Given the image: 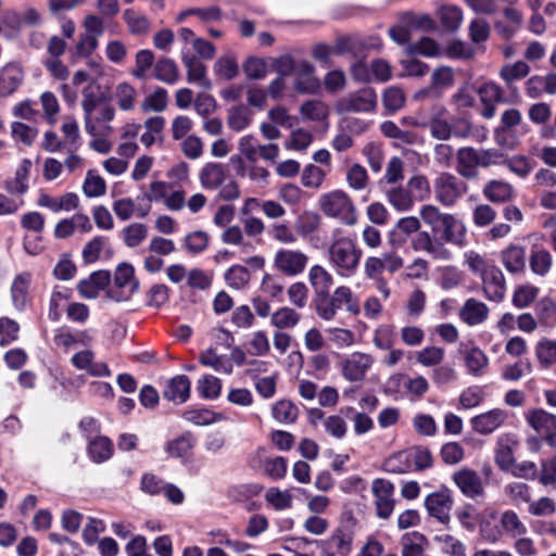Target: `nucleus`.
I'll list each match as a JSON object with an SVG mask.
<instances>
[{
  "label": "nucleus",
  "instance_id": "obj_1",
  "mask_svg": "<svg viewBox=\"0 0 556 556\" xmlns=\"http://www.w3.org/2000/svg\"><path fill=\"white\" fill-rule=\"evenodd\" d=\"M329 264L338 276L350 278L354 276L361 265L363 251L355 239L343 233L339 228L332 231L331 240L327 248Z\"/></svg>",
  "mask_w": 556,
  "mask_h": 556
},
{
  "label": "nucleus",
  "instance_id": "obj_2",
  "mask_svg": "<svg viewBox=\"0 0 556 556\" xmlns=\"http://www.w3.org/2000/svg\"><path fill=\"white\" fill-rule=\"evenodd\" d=\"M419 217L433 233H440L445 242L458 247L465 244L467 228L454 214L444 213L433 204H425L419 210Z\"/></svg>",
  "mask_w": 556,
  "mask_h": 556
},
{
  "label": "nucleus",
  "instance_id": "obj_3",
  "mask_svg": "<svg viewBox=\"0 0 556 556\" xmlns=\"http://www.w3.org/2000/svg\"><path fill=\"white\" fill-rule=\"evenodd\" d=\"M227 167L222 163H206L199 173L201 186L206 190L219 189L218 195L225 201H233L240 197L237 181L230 179Z\"/></svg>",
  "mask_w": 556,
  "mask_h": 556
},
{
  "label": "nucleus",
  "instance_id": "obj_4",
  "mask_svg": "<svg viewBox=\"0 0 556 556\" xmlns=\"http://www.w3.org/2000/svg\"><path fill=\"white\" fill-rule=\"evenodd\" d=\"M319 210L330 218L343 225L354 226L357 223V211L351 197L342 190L323 193L318 199Z\"/></svg>",
  "mask_w": 556,
  "mask_h": 556
},
{
  "label": "nucleus",
  "instance_id": "obj_5",
  "mask_svg": "<svg viewBox=\"0 0 556 556\" xmlns=\"http://www.w3.org/2000/svg\"><path fill=\"white\" fill-rule=\"evenodd\" d=\"M84 33L78 36L77 43L71 52L72 63L78 60L89 58L99 46V38L104 33V21L96 14H88L83 22Z\"/></svg>",
  "mask_w": 556,
  "mask_h": 556
},
{
  "label": "nucleus",
  "instance_id": "obj_6",
  "mask_svg": "<svg viewBox=\"0 0 556 556\" xmlns=\"http://www.w3.org/2000/svg\"><path fill=\"white\" fill-rule=\"evenodd\" d=\"M293 75V88L304 94H313L320 89V80L315 75V67L306 62L294 65L289 55L280 56V76Z\"/></svg>",
  "mask_w": 556,
  "mask_h": 556
},
{
  "label": "nucleus",
  "instance_id": "obj_7",
  "mask_svg": "<svg viewBox=\"0 0 556 556\" xmlns=\"http://www.w3.org/2000/svg\"><path fill=\"white\" fill-rule=\"evenodd\" d=\"M434 199L444 207L455 206L468 192V185L450 172L439 173L432 184Z\"/></svg>",
  "mask_w": 556,
  "mask_h": 556
},
{
  "label": "nucleus",
  "instance_id": "obj_8",
  "mask_svg": "<svg viewBox=\"0 0 556 556\" xmlns=\"http://www.w3.org/2000/svg\"><path fill=\"white\" fill-rule=\"evenodd\" d=\"M377 102L376 91L370 87H365L340 98L336 103V111L339 114L370 113L376 110Z\"/></svg>",
  "mask_w": 556,
  "mask_h": 556
},
{
  "label": "nucleus",
  "instance_id": "obj_9",
  "mask_svg": "<svg viewBox=\"0 0 556 556\" xmlns=\"http://www.w3.org/2000/svg\"><path fill=\"white\" fill-rule=\"evenodd\" d=\"M114 117L115 108L104 101L84 113L85 130L88 135H112L114 128L110 123Z\"/></svg>",
  "mask_w": 556,
  "mask_h": 556
},
{
  "label": "nucleus",
  "instance_id": "obj_10",
  "mask_svg": "<svg viewBox=\"0 0 556 556\" xmlns=\"http://www.w3.org/2000/svg\"><path fill=\"white\" fill-rule=\"evenodd\" d=\"M136 289L134 267L129 264H121L115 270L114 285L106 291V294L113 301L123 302L128 301Z\"/></svg>",
  "mask_w": 556,
  "mask_h": 556
},
{
  "label": "nucleus",
  "instance_id": "obj_11",
  "mask_svg": "<svg viewBox=\"0 0 556 556\" xmlns=\"http://www.w3.org/2000/svg\"><path fill=\"white\" fill-rule=\"evenodd\" d=\"M371 493L377 517L383 520L389 519L395 507L393 483L386 479H375L371 483Z\"/></svg>",
  "mask_w": 556,
  "mask_h": 556
},
{
  "label": "nucleus",
  "instance_id": "obj_12",
  "mask_svg": "<svg viewBox=\"0 0 556 556\" xmlns=\"http://www.w3.org/2000/svg\"><path fill=\"white\" fill-rule=\"evenodd\" d=\"M353 532L345 527L337 528L326 540L317 542L324 556H348L352 551Z\"/></svg>",
  "mask_w": 556,
  "mask_h": 556
},
{
  "label": "nucleus",
  "instance_id": "obj_13",
  "mask_svg": "<svg viewBox=\"0 0 556 556\" xmlns=\"http://www.w3.org/2000/svg\"><path fill=\"white\" fill-rule=\"evenodd\" d=\"M412 124L429 128L431 136L438 140H448L453 135L452 125L447 121V110L443 105H433L428 121H414Z\"/></svg>",
  "mask_w": 556,
  "mask_h": 556
},
{
  "label": "nucleus",
  "instance_id": "obj_14",
  "mask_svg": "<svg viewBox=\"0 0 556 556\" xmlns=\"http://www.w3.org/2000/svg\"><path fill=\"white\" fill-rule=\"evenodd\" d=\"M372 364L374 358L370 354L354 352L341 362V372L350 382H362Z\"/></svg>",
  "mask_w": 556,
  "mask_h": 556
},
{
  "label": "nucleus",
  "instance_id": "obj_15",
  "mask_svg": "<svg viewBox=\"0 0 556 556\" xmlns=\"http://www.w3.org/2000/svg\"><path fill=\"white\" fill-rule=\"evenodd\" d=\"M482 291L485 298L493 302H501L505 298L506 281L503 271L493 265L481 277Z\"/></svg>",
  "mask_w": 556,
  "mask_h": 556
},
{
  "label": "nucleus",
  "instance_id": "obj_16",
  "mask_svg": "<svg viewBox=\"0 0 556 556\" xmlns=\"http://www.w3.org/2000/svg\"><path fill=\"white\" fill-rule=\"evenodd\" d=\"M425 506L430 516L442 523L450 521L453 507V498L448 490H441L429 494L425 500Z\"/></svg>",
  "mask_w": 556,
  "mask_h": 556
},
{
  "label": "nucleus",
  "instance_id": "obj_17",
  "mask_svg": "<svg viewBox=\"0 0 556 556\" xmlns=\"http://www.w3.org/2000/svg\"><path fill=\"white\" fill-rule=\"evenodd\" d=\"M91 342L92 336L87 330L73 331L70 327L62 326L53 333L54 345L66 353L77 345L88 346Z\"/></svg>",
  "mask_w": 556,
  "mask_h": 556
},
{
  "label": "nucleus",
  "instance_id": "obj_18",
  "mask_svg": "<svg viewBox=\"0 0 556 556\" xmlns=\"http://www.w3.org/2000/svg\"><path fill=\"white\" fill-rule=\"evenodd\" d=\"M410 247L416 252H425L433 258L447 260L451 256L450 251L438 239L433 238L428 231H418L412 239Z\"/></svg>",
  "mask_w": 556,
  "mask_h": 556
},
{
  "label": "nucleus",
  "instance_id": "obj_19",
  "mask_svg": "<svg viewBox=\"0 0 556 556\" xmlns=\"http://www.w3.org/2000/svg\"><path fill=\"white\" fill-rule=\"evenodd\" d=\"M507 412L501 408H494L471 418L470 424L479 434H491L506 421Z\"/></svg>",
  "mask_w": 556,
  "mask_h": 556
},
{
  "label": "nucleus",
  "instance_id": "obj_20",
  "mask_svg": "<svg viewBox=\"0 0 556 556\" xmlns=\"http://www.w3.org/2000/svg\"><path fill=\"white\" fill-rule=\"evenodd\" d=\"M518 447V440L513 434H504L497 439L494 451V462L505 472L511 469L515 463V451Z\"/></svg>",
  "mask_w": 556,
  "mask_h": 556
},
{
  "label": "nucleus",
  "instance_id": "obj_21",
  "mask_svg": "<svg viewBox=\"0 0 556 556\" xmlns=\"http://www.w3.org/2000/svg\"><path fill=\"white\" fill-rule=\"evenodd\" d=\"M181 62L187 70V81L195 84L203 89L211 88V81L206 76V66L189 51L182 49Z\"/></svg>",
  "mask_w": 556,
  "mask_h": 556
},
{
  "label": "nucleus",
  "instance_id": "obj_22",
  "mask_svg": "<svg viewBox=\"0 0 556 556\" xmlns=\"http://www.w3.org/2000/svg\"><path fill=\"white\" fill-rule=\"evenodd\" d=\"M277 462L278 456L275 453L274 446L258 447L250 458V466L255 471H258L270 478H276Z\"/></svg>",
  "mask_w": 556,
  "mask_h": 556
},
{
  "label": "nucleus",
  "instance_id": "obj_23",
  "mask_svg": "<svg viewBox=\"0 0 556 556\" xmlns=\"http://www.w3.org/2000/svg\"><path fill=\"white\" fill-rule=\"evenodd\" d=\"M478 149L464 147L457 150L456 172L463 179H476L478 177Z\"/></svg>",
  "mask_w": 556,
  "mask_h": 556
},
{
  "label": "nucleus",
  "instance_id": "obj_24",
  "mask_svg": "<svg viewBox=\"0 0 556 556\" xmlns=\"http://www.w3.org/2000/svg\"><path fill=\"white\" fill-rule=\"evenodd\" d=\"M453 481L470 498L480 496L484 492L480 476L472 469L463 468L456 471L453 475Z\"/></svg>",
  "mask_w": 556,
  "mask_h": 556
},
{
  "label": "nucleus",
  "instance_id": "obj_25",
  "mask_svg": "<svg viewBox=\"0 0 556 556\" xmlns=\"http://www.w3.org/2000/svg\"><path fill=\"white\" fill-rule=\"evenodd\" d=\"M478 94L482 104L481 115L488 119L494 117L495 104L503 101V89L495 83L489 81L478 88Z\"/></svg>",
  "mask_w": 556,
  "mask_h": 556
},
{
  "label": "nucleus",
  "instance_id": "obj_26",
  "mask_svg": "<svg viewBox=\"0 0 556 556\" xmlns=\"http://www.w3.org/2000/svg\"><path fill=\"white\" fill-rule=\"evenodd\" d=\"M483 197L491 203H507L515 198L513 185L503 179H491L482 187Z\"/></svg>",
  "mask_w": 556,
  "mask_h": 556
},
{
  "label": "nucleus",
  "instance_id": "obj_27",
  "mask_svg": "<svg viewBox=\"0 0 556 556\" xmlns=\"http://www.w3.org/2000/svg\"><path fill=\"white\" fill-rule=\"evenodd\" d=\"M110 281V271L98 270L78 283V291L83 298L92 300L109 287Z\"/></svg>",
  "mask_w": 556,
  "mask_h": 556
},
{
  "label": "nucleus",
  "instance_id": "obj_28",
  "mask_svg": "<svg viewBox=\"0 0 556 556\" xmlns=\"http://www.w3.org/2000/svg\"><path fill=\"white\" fill-rule=\"evenodd\" d=\"M37 204L41 207H46L53 213L61 211L71 212L79 206V198L74 192H67L61 197H52L47 193H41L37 200Z\"/></svg>",
  "mask_w": 556,
  "mask_h": 556
},
{
  "label": "nucleus",
  "instance_id": "obj_29",
  "mask_svg": "<svg viewBox=\"0 0 556 556\" xmlns=\"http://www.w3.org/2000/svg\"><path fill=\"white\" fill-rule=\"evenodd\" d=\"M24 78L23 68L17 63H9L0 70V96L8 97L17 90Z\"/></svg>",
  "mask_w": 556,
  "mask_h": 556
},
{
  "label": "nucleus",
  "instance_id": "obj_30",
  "mask_svg": "<svg viewBox=\"0 0 556 556\" xmlns=\"http://www.w3.org/2000/svg\"><path fill=\"white\" fill-rule=\"evenodd\" d=\"M490 314L488 305L481 301L470 298L465 301L459 311L460 319L468 326H478L484 323Z\"/></svg>",
  "mask_w": 556,
  "mask_h": 556
},
{
  "label": "nucleus",
  "instance_id": "obj_31",
  "mask_svg": "<svg viewBox=\"0 0 556 556\" xmlns=\"http://www.w3.org/2000/svg\"><path fill=\"white\" fill-rule=\"evenodd\" d=\"M112 208L118 219L126 222L134 216L144 218L150 213L151 205L137 206L134 199L121 198L113 202Z\"/></svg>",
  "mask_w": 556,
  "mask_h": 556
},
{
  "label": "nucleus",
  "instance_id": "obj_32",
  "mask_svg": "<svg viewBox=\"0 0 556 556\" xmlns=\"http://www.w3.org/2000/svg\"><path fill=\"white\" fill-rule=\"evenodd\" d=\"M278 60L275 58L249 56L242 64V70L250 79H263L268 72L276 68Z\"/></svg>",
  "mask_w": 556,
  "mask_h": 556
},
{
  "label": "nucleus",
  "instance_id": "obj_33",
  "mask_svg": "<svg viewBox=\"0 0 556 556\" xmlns=\"http://www.w3.org/2000/svg\"><path fill=\"white\" fill-rule=\"evenodd\" d=\"M332 52L336 55L351 54L355 59H364L366 55V45L355 36H342L336 39L332 46Z\"/></svg>",
  "mask_w": 556,
  "mask_h": 556
},
{
  "label": "nucleus",
  "instance_id": "obj_34",
  "mask_svg": "<svg viewBox=\"0 0 556 556\" xmlns=\"http://www.w3.org/2000/svg\"><path fill=\"white\" fill-rule=\"evenodd\" d=\"M112 99L121 111H134L138 102L137 89L130 84L123 81L117 84L112 93Z\"/></svg>",
  "mask_w": 556,
  "mask_h": 556
},
{
  "label": "nucleus",
  "instance_id": "obj_35",
  "mask_svg": "<svg viewBox=\"0 0 556 556\" xmlns=\"http://www.w3.org/2000/svg\"><path fill=\"white\" fill-rule=\"evenodd\" d=\"M31 275L29 273H22L17 275L11 286V299L13 306L17 311H23L29 302V285Z\"/></svg>",
  "mask_w": 556,
  "mask_h": 556
},
{
  "label": "nucleus",
  "instance_id": "obj_36",
  "mask_svg": "<svg viewBox=\"0 0 556 556\" xmlns=\"http://www.w3.org/2000/svg\"><path fill=\"white\" fill-rule=\"evenodd\" d=\"M308 279L315 295L329 294V291L333 286V277L331 273L321 265H314L309 268Z\"/></svg>",
  "mask_w": 556,
  "mask_h": 556
},
{
  "label": "nucleus",
  "instance_id": "obj_37",
  "mask_svg": "<svg viewBox=\"0 0 556 556\" xmlns=\"http://www.w3.org/2000/svg\"><path fill=\"white\" fill-rule=\"evenodd\" d=\"M307 255L300 251H280V270L290 276L302 273L307 264Z\"/></svg>",
  "mask_w": 556,
  "mask_h": 556
},
{
  "label": "nucleus",
  "instance_id": "obj_38",
  "mask_svg": "<svg viewBox=\"0 0 556 556\" xmlns=\"http://www.w3.org/2000/svg\"><path fill=\"white\" fill-rule=\"evenodd\" d=\"M501 261L507 271L511 274L521 273L526 266L525 249L510 244L501 252Z\"/></svg>",
  "mask_w": 556,
  "mask_h": 556
},
{
  "label": "nucleus",
  "instance_id": "obj_39",
  "mask_svg": "<svg viewBox=\"0 0 556 556\" xmlns=\"http://www.w3.org/2000/svg\"><path fill=\"white\" fill-rule=\"evenodd\" d=\"M386 198L389 204L397 212L410 211L415 204L412 192L403 187H391L386 191Z\"/></svg>",
  "mask_w": 556,
  "mask_h": 556
},
{
  "label": "nucleus",
  "instance_id": "obj_40",
  "mask_svg": "<svg viewBox=\"0 0 556 556\" xmlns=\"http://www.w3.org/2000/svg\"><path fill=\"white\" fill-rule=\"evenodd\" d=\"M525 416L527 422L538 432L549 433L556 429V416L542 408L531 409Z\"/></svg>",
  "mask_w": 556,
  "mask_h": 556
},
{
  "label": "nucleus",
  "instance_id": "obj_41",
  "mask_svg": "<svg viewBox=\"0 0 556 556\" xmlns=\"http://www.w3.org/2000/svg\"><path fill=\"white\" fill-rule=\"evenodd\" d=\"M190 387L191 382L187 376H176L168 381L164 391V396L169 401L184 403L190 396Z\"/></svg>",
  "mask_w": 556,
  "mask_h": 556
},
{
  "label": "nucleus",
  "instance_id": "obj_42",
  "mask_svg": "<svg viewBox=\"0 0 556 556\" xmlns=\"http://www.w3.org/2000/svg\"><path fill=\"white\" fill-rule=\"evenodd\" d=\"M31 167L29 160H23L16 168L15 176L5 181V189L14 195H22L28 189V177Z\"/></svg>",
  "mask_w": 556,
  "mask_h": 556
},
{
  "label": "nucleus",
  "instance_id": "obj_43",
  "mask_svg": "<svg viewBox=\"0 0 556 556\" xmlns=\"http://www.w3.org/2000/svg\"><path fill=\"white\" fill-rule=\"evenodd\" d=\"M534 352L541 368L549 369L556 365V340L540 339L535 344Z\"/></svg>",
  "mask_w": 556,
  "mask_h": 556
},
{
  "label": "nucleus",
  "instance_id": "obj_44",
  "mask_svg": "<svg viewBox=\"0 0 556 556\" xmlns=\"http://www.w3.org/2000/svg\"><path fill=\"white\" fill-rule=\"evenodd\" d=\"M153 77L167 85H174L179 78V68L169 58H161L153 65Z\"/></svg>",
  "mask_w": 556,
  "mask_h": 556
},
{
  "label": "nucleus",
  "instance_id": "obj_45",
  "mask_svg": "<svg viewBox=\"0 0 556 556\" xmlns=\"http://www.w3.org/2000/svg\"><path fill=\"white\" fill-rule=\"evenodd\" d=\"M299 113L304 121L323 122L328 118L330 110L324 101L311 99L301 104Z\"/></svg>",
  "mask_w": 556,
  "mask_h": 556
},
{
  "label": "nucleus",
  "instance_id": "obj_46",
  "mask_svg": "<svg viewBox=\"0 0 556 556\" xmlns=\"http://www.w3.org/2000/svg\"><path fill=\"white\" fill-rule=\"evenodd\" d=\"M464 265L472 275L480 278L493 265H495V263L485 254L469 250L464 253Z\"/></svg>",
  "mask_w": 556,
  "mask_h": 556
},
{
  "label": "nucleus",
  "instance_id": "obj_47",
  "mask_svg": "<svg viewBox=\"0 0 556 556\" xmlns=\"http://www.w3.org/2000/svg\"><path fill=\"white\" fill-rule=\"evenodd\" d=\"M184 418L197 426H208L225 420L226 416L208 408H199L185 412Z\"/></svg>",
  "mask_w": 556,
  "mask_h": 556
},
{
  "label": "nucleus",
  "instance_id": "obj_48",
  "mask_svg": "<svg viewBox=\"0 0 556 556\" xmlns=\"http://www.w3.org/2000/svg\"><path fill=\"white\" fill-rule=\"evenodd\" d=\"M465 365L469 374L479 377L483 375L489 365V358L479 348H472L464 355Z\"/></svg>",
  "mask_w": 556,
  "mask_h": 556
},
{
  "label": "nucleus",
  "instance_id": "obj_49",
  "mask_svg": "<svg viewBox=\"0 0 556 556\" xmlns=\"http://www.w3.org/2000/svg\"><path fill=\"white\" fill-rule=\"evenodd\" d=\"M426 538L418 533L412 532L403 535L401 545L402 556H425Z\"/></svg>",
  "mask_w": 556,
  "mask_h": 556
},
{
  "label": "nucleus",
  "instance_id": "obj_50",
  "mask_svg": "<svg viewBox=\"0 0 556 556\" xmlns=\"http://www.w3.org/2000/svg\"><path fill=\"white\" fill-rule=\"evenodd\" d=\"M199 395L206 400L217 399L222 393V381L213 375H203L195 387Z\"/></svg>",
  "mask_w": 556,
  "mask_h": 556
},
{
  "label": "nucleus",
  "instance_id": "obj_51",
  "mask_svg": "<svg viewBox=\"0 0 556 556\" xmlns=\"http://www.w3.org/2000/svg\"><path fill=\"white\" fill-rule=\"evenodd\" d=\"M504 494L513 505L528 504L531 500L530 486L520 481H511L505 484Z\"/></svg>",
  "mask_w": 556,
  "mask_h": 556
},
{
  "label": "nucleus",
  "instance_id": "obj_52",
  "mask_svg": "<svg viewBox=\"0 0 556 556\" xmlns=\"http://www.w3.org/2000/svg\"><path fill=\"white\" fill-rule=\"evenodd\" d=\"M553 264L551 253L545 249H533L529 258V265L533 274L545 276Z\"/></svg>",
  "mask_w": 556,
  "mask_h": 556
},
{
  "label": "nucleus",
  "instance_id": "obj_53",
  "mask_svg": "<svg viewBox=\"0 0 556 556\" xmlns=\"http://www.w3.org/2000/svg\"><path fill=\"white\" fill-rule=\"evenodd\" d=\"M384 471L389 473H406L412 470L408 450L397 452L389 456L382 465Z\"/></svg>",
  "mask_w": 556,
  "mask_h": 556
},
{
  "label": "nucleus",
  "instance_id": "obj_54",
  "mask_svg": "<svg viewBox=\"0 0 556 556\" xmlns=\"http://www.w3.org/2000/svg\"><path fill=\"white\" fill-rule=\"evenodd\" d=\"M106 191L104 179L96 172L88 170L83 184V192L87 198H99Z\"/></svg>",
  "mask_w": 556,
  "mask_h": 556
},
{
  "label": "nucleus",
  "instance_id": "obj_55",
  "mask_svg": "<svg viewBox=\"0 0 556 556\" xmlns=\"http://www.w3.org/2000/svg\"><path fill=\"white\" fill-rule=\"evenodd\" d=\"M404 91L396 86L388 87L382 94V104L388 114H393L405 104Z\"/></svg>",
  "mask_w": 556,
  "mask_h": 556
},
{
  "label": "nucleus",
  "instance_id": "obj_56",
  "mask_svg": "<svg viewBox=\"0 0 556 556\" xmlns=\"http://www.w3.org/2000/svg\"><path fill=\"white\" fill-rule=\"evenodd\" d=\"M148 237V227L141 223H134L125 227L122 231L124 243L128 248L140 245Z\"/></svg>",
  "mask_w": 556,
  "mask_h": 556
},
{
  "label": "nucleus",
  "instance_id": "obj_57",
  "mask_svg": "<svg viewBox=\"0 0 556 556\" xmlns=\"http://www.w3.org/2000/svg\"><path fill=\"white\" fill-rule=\"evenodd\" d=\"M200 363L223 374L232 372V364L224 356L217 355L213 350H206L200 354Z\"/></svg>",
  "mask_w": 556,
  "mask_h": 556
},
{
  "label": "nucleus",
  "instance_id": "obj_58",
  "mask_svg": "<svg viewBox=\"0 0 556 556\" xmlns=\"http://www.w3.org/2000/svg\"><path fill=\"white\" fill-rule=\"evenodd\" d=\"M168 93L164 88H156L151 94L147 96L141 102L143 112H162L167 108Z\"/></svg>",
  "mask_w": 556,
  "mask_h": 556
},
{
  "label": "nucleus",
  "instance_id": "obj_59",
  "mask_svg": "<svg viewBox=\"0 0 556 556\" xmlns=\"http://www.w3.org/2000/svg\"><path fill=\"white\" fill-rule=\"evenodd\" d=\"M529 73L530 66L525 61H517L504 65L500 71V77L509 86L514 81L527 77Z\"/></svg>",
  "mask_w": 556,
  "mask_h": 556
},
{
  "label": "nucleus",
  "instance_id": "obj_60",
  "mask_svg": "<svg viewBox=\"0 0 556 556\" xmlns=\"http://www.w3.org/2000/svg\"><path fill=\"white\" fill-rule=\"evenodd\" d=\"M88 451L94 462L102 463L112 456L113 445L108 438L99 437L89 443Z\"/></svg>",
  "mask_w": 556,
  "mask_h": 556
},
{
  "label": "nucleus",
  "instance_id": "obj_61",
  "mask_svg": "<svg viewBox=\"0 0 556 556\" xmlns=\"http://www.w3.org/2000/svg\"><path fill=\"white\" fill-rule=\"evenodd\" d=\"M214 72L217 76L231 80L239 73L237 60L232 55H224L217 59L214 64Z\"/></svg>",
  "mask_w": 556,
  "mask_h": 556
},
{
  "label": "nucleus",
  "instance_id": "obj_62",
  "mask_svg": "<svg viewBox=\"0 0 556 556\" xmlns=\"http://www.w3.org/2000/svg\"><path fill=\"white\" fill-rule=\"evenodd\" d=\"M225 280L230 288L240 290L249 285L250 273L245 267L235 265L226 271Z\"/></svg>",
  "mask_w": 556,
  "mask_h": 556
},
{
  "label": "nucleus",
  "instance_id": "obj_63",
  "mask_svg": "<svg viewBox=\"0 0 556 556\" xmlns=\"http://www.w3.org/2000/svg\"><path fill=\"white\" fill-rule=\"evenodd\" d=\"M528 504V513L535 517H549L556 511V502L548 496H542L535 501L530 500Z\"/></svg>",
  "mask_w": 556,
  "mask_h": 556
},
{
  "label": "nucleus",
  "instance_id": "obj_64",
  "mask_svg": "<svg viewBox=\"0 0 556 556\" xmlns=\"http://www.w3.org/2000/svg\"><path fill=\"white\" fill-rule=\"evenodd\" d=\"M368 174L361 164H353L346 172V181L350 188L359 191L366 188L368 184Z\"/></svg>",
  "mask_w": 556,
  "mask_h": 556
}]
</instances>
